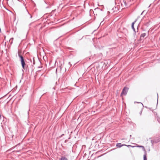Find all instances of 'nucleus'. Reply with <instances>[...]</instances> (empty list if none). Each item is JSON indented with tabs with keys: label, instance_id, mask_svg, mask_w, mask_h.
Returning a JSON list of instances; mask_svg holds the SVG:
<instances>
[{
	"label": "nucleus",
	"instance_id": "f257e3e1",
	"mask_svg": "<svg viewBox=\"0 0 160 160\" xmlns=\"http://www.w3.org/2000/svg\"><path fill=\"white\" fill-rule=\"evenodd\" d=\"M18 56L20 58V61L22 67L23 69H25L26 64L23 57L18 53Z\"/></svg>",
	"mask_w": 160,
	"mask_h": 160
},
{
	"label": "nucleus",
	"instance_id": "f03ea898",
	"mask_svg": "<svg viewBox=\"0 0 160 160\" xmlns=\"http://www.w3.org/2000/svg\"><path fill=\"white\" fill-rule=\"evenodd\" d=\"M128 88L126 87H124L122 90V92L121 94V96L122 97L123 95H126L128 91Z\"/></svg>",
	"mask_w": 160,
	"mask_h": 160
},
{
	"label": "nucleus",
	"instance_id": "7ed1b4c3",
	"mask_svg": "<svg viewBox=\"0 0 160 160\" xmlns=\"http://www.w3.org/2000/svg\"><path fill=\"white\" fill-rule=\"evenodd\" d=\"M127 146L126 145H125V144H122V145H121V143H117L116 145V146L118 147V148H121V147H122V146Z\"/></svg>",
	"mask_w": 160,
	"mask_h": 160
},
{
	"label": "nucleus",
	"instance_id": "20e7f679",
	"mask_svg": "<svg viewBox=\"0 0 160 160\" xmlns=\"http://www.w3.org/2000/svg\"><path fill=\"white\" fill-rule=\"evenodd\" d=\"M136 22V20L133 22L132 23V29H133V31L135 32H136L135 31V29L134 28V24L135 22Z\"/></svg>",
	"mask_w": 160,
	"mask_h": 160
},
{
	"label": "nucleus",
	"instance_id": "39448f33",
	"mask_svg": "<svg viewBox=\"0 0 160 160\" xmlns=\"http://www.w3.org/2000/svg\"><path fill=\"white\" fill-rule=\"evenodd\" d=\"M158 142L155 141L154 140H151V142L152 143V145H153L155 143H156Z\"/></svg>",
	"mask_w": 160,
	"mask_h": 160
},
{
	"label": "nucleus",
	"instance_id": "423d86ee",
	"mask_svg": "<svg viewBox=\"0 0 160 160\" xmlns=\"http://www.w3.org/2000/svg\"><path fill=\"white\" fill-rule=\"evenodd\" d=\"M60 160H68V159L66 158L62 157L60 159Z\"/></svg>",
	"mask_w": 160,
	"mask_h": 160
},
{
	"label": "nucleus",
	"instance_id": "0eeeda50",
	"mask_svg": "<svg viewBox=\"0 0 160 160\" xmlns=\"http://www.w3.org/2000/svg\"><path fill=\"white\" fill-rule=\"evenodd\" d=\"M146 34L145 33H143L141 34V37L142 38H144L145 36H146Z\"/></svg>",
	"mask_w": 160,
	"mask_h": 160
},
{
	"label": "nucleus",
	"instance_id": "6e6552de",
	"mask_svg": "<svg viewBox=\"0 0 160 160\" xmlns=\"http://www.w3.org/2000/svg\"><path fill=\"white\" fill-rule=\"evenodd\" d=\"M142 148L143 150L145 152V153L144 154H146V151L145 150V149L144 148V147L143 146L142 147Z\"/></svg>",
	"mask_w": 160,
	"mask_h": 160
},
{
	"label": "nucleus",
	"instance_id": "1a4fd4ad",
	"mask_svg": "<svg viewBox=\"0 0 160 160\" xmlns=\"http://www.w3.org/2000/svg\"><path fill=\"white\" fill-rule=\"evenodd\" d=\"M143 159L144 160H147V157L146 154H144L143 155Z\"/></svg>",
	"mask_w": 160,
	"mask_h": 160
},
{
	"label": "nucleus",
	"instance_id": "9d476101",
	"mask_svg": "<svg viewBox=\"0 0 160 160\" xmlns=\"http://www.w3.org/2000/svg\"><path fill=\"white\" fill-rule=\"evenodd\" d=\"M104 23V22H103V21H102V22H101L100 24V25H103Z\"/></svg>",
	"mask_w": 160,
	"mask_h": 160
},
{
	"label": "nucleus",
	"instance_id": "9b49d317",
	"mask_svg": "<svg viewBox=\"0 0 160 160\" xmlns=\"http://www.w3.org/2000/svg\"><path fill=\"white\" fill-rule=\"evenodd\" d=\"M137 147H140V148H142V147H143V146L138 145Z\"/></svg>",
	"mask_w": 160,
	"mask_h": 160
},
{
	"label": "nucleus",
	"instance_id": "f8f14e48",
	"mask_svg": "<svg viewBox=\"0 0 160 160\" xmlns=\"http://www.w3.org/2000/svg\"><path fill=\"white\" fill-rule=\"evenodd\" d=\"M28 13L30 16V18H32V16L29 13Z\"/></svg>",
	"mask_w": 160,
	"mask_h": 160
},
{
	"label": "nucleus",
	"instance_id": "ddd939ff",
	"mask_svg": "<svg viewBox=\"0 0 160 160\" xmlns=\"http://www.w3.org/2000/svg\"><path fill=\"white\" fill-rule=\"evenodd\" d=\"M127 146H128V147H131V145H129Z\"/></svg>",
	"mask_w": 160,
	"mask_h": 160
},
{
	"label": "nucleus",
	"instance_id": "4468645a",
	"mask_svg": "<svg viewBox=\"0 0 160 160\" xmlns=\"http://www.w3.org/2000/svg\"><path fill=\"white\" fill-rule=\"evenodd\" d=\"M157 95H158V94H157Z\"/></svg>",
	"mask_w": 160,
	"mask_h": 160
},
{
	"label": "nucleus",
	"instance_id": "2eb2a0df",
	"mask_svg": "<svg viewBox=\"0 0 160 160\" xmlns=\"http://www.w3.org/2000/svg\"><path fill=\"white\" fill-rule=\"evenodd\" d=\"M141 104H142V105L143 106V104L142 103H141Z\"/></svg>",
	"mask_w": 160,
	"mask_h": 160
}]
</instances>
